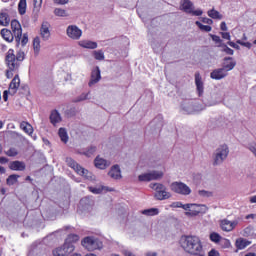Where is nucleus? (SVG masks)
<instances>
[{
    "label": "nucleus",
    "instance_id": "obj_23",
    "mask_svg": "<svg viewBox=\"0 0 256 256\" xmlns=\"http://www.w3.org/2000/svg\"><path fill=\"white\" fill-rule=\"evenodd\" d=\"M88 189L91 193H94V195H101V193L115 191L113 188H109L107 186H98V187L90 186Z\"/></svg>",
    "mask_w": 256,
    "mask_h": 256
},
{
    "label": "nucleus",
    "instance_id": "obj_43",
    "mask_svg": "<svg viewBox=\"0 0 256 256\" xmlns=\"http://www.w3.org/2000/svg\"><path fill=\"white\" fill-rule=\"evenodd\" d=\"M19 179V175L12 174L7 178V185H15Z\"/></svg>",
    "mask_w": 256,
    "mask_h": 256
},
{
    "label": "nucleus",
    "instance_id": "obj_56",
    "mask_svg": "<svg viewBox=\"0 0 256 256\" xmlns=\"http://www.w3.org/2000/svg\"><path fill=\"white\" fill-rule=\"evenodd\" d=\"M222 39H227V41H231V34L229 32H221Z\"/></svg>",
    "mask_w": 256,
    "mask_h": 256
},
{
    "label": "nucleus",
    "instance_id": "obj_19",
    "mask_svg": "<svg viewBox=\"0 0 256 256\" xmlns=\"http://www.w3.org/2000/svg\"><path fill=\"white\" fill-rule=\"evenodd\" d=\"M100 81H101V69H99V67L96 66L91 72V77L88 85L89 87H93V85H97V83Z\"/></svg>",
    "mask_w": 256,
    "mask_h": 256
},
{
    "label": "nucleus",
    "instance_id": "obj_60",
    "mask_svg": "<svg viewBox=\"0 0 256 256\" xmlns=\"http://www.w3.org/2000/svg\"><path fill=\"white\" fill-rule=\"evenodd\" d=\"M220 29H221V31H227V23H225V22H221V24H220Z\"/></svg>",
    "mask_w": 256,
    "mask_h": 256
},
{
    "label": "nucleus",
    "instance_id": "obj_44",
    "mask_svg": "<svg viewBox=\"0 0 256 256\" xmlns=\"http://www.w3.org/2000/svg\"><path fill=\"white\" fill-rule=\"evenodd\" d=\"M43 5V0H34V9L35 13H39L41 11V7Z\"/></svg>",
    "mask_w": 256,
    "mask_h": 256
},
{
    "label": "nucleus",
    "instance_id": "obj_14",
    "mask_svg": "<svg viewBox=\"0 0 256 256\" xmlns=\"http://www.w3.org/2000/svg\"><path fill=\"white\" fill-rule=\"evenodd\" d=\"M237 225H239V220L230 221L227 219H223L220 221V227L222 231H225L226 233L233 231V229H235Z\"/></svg>",
    "mask_w": 256,
    "mask_h": 256
},
{
    "label": "nucleus",
    "instance_id": "obj_28",
    "mask_svg": "<svg viewBox=\"0 0 256 256\" xmlns=\"http://www.w3.org/2000/svg\"><path fill=\"white\" fill-rule=\"evenodd\" d=\"M25 164L21 161H13L9 164V169L12 171H25Z\"/></svg>",
    "mask_w": 256,
    "mask_h": 256
},
{
    "label": "nucleus",
    "instance_id": "obj_39",
    "mask_svg": "<svg viewBox=\"0 0 256 256\" xmlns=\"http://www.w3.org/2000/svg\"><path fill=\"white\" fill-rule=\"evenodd\" d=\"M208 17H211V19H223V16L219 13V11L214 9L208 11Z\"/></svg>",
    "mask_w": 256,
    "mask_h": 256
},
{
    "label": "nucleus",
    "instance_id": "obj_61",
    "mask_svg": "<svg viewBox=\"0 0 256 256\" xmlns=\"http://www.w3.org/2000/svg\"><path fill=\"white\" fill-rule=\"evenodd\" d=\"M208 256H219V252L217 250H211Z\"/></svg>",
    "mask_w": 256,
    "mask_h": 256
},
{
    "label": "nucleus",
    "instance_id": "obj_11",
    "mask_svg": "<svg viewBox=\"0 0 256 256\" xmlns=\"http://www.w3.org/2000/svg\"><path fill=\"white\" fill-rule=\"evenodd\" d=\"M171 191L178 195H191V188L183 182H173L170 185Z\"/></svg>",
    "mask_w": 256,
    "mask_h": 256
},
{
    "label": "nucleus",
    "instance_id": "obj_29",
    "mask_svg": "<svg viewBox=\"0 0 256 256\" xmlns=\"http://www.w3.org/2000/svg\"><path fill=\"white\" fill-rule=\"evenodd\" d=\"M77 241H79V235H77V234H70L66 238L64 244H66L67 247H69V246L75 247V245H73V244L77 243Z\"/></svg>",
    "mask_w": 256,
    "mask_h": 256
},
{
    "label": "nucleus",
    "instance_id": "obj_42",
    "mask_svg": "<svg viewBox=\"0 0 256 256\" xmlns=\"http://www.w3.org/2000/svg\"><path fill=\"white\" fill-rule=\"evenodd\" d=\"M221 239H222L221 235H219V233L217 232H212L210 234V241H212V243H219Z\"/></svg>",
    "mask_w": 256,
    "mask_h": 256
},
{
    "label": "nucleus",
    "instance_id": "obj_54",
    "mask_svg": "<svg viewBox=\"0 0 256 256\" xmlns=\"http://www.w3.org/2000/svg\"><path fill=\"white\" fill-rule=\"evenodd\" d=\"M9 95H11V90H10V89L5 90V91L3 92V100H4V101H9Z\"/></svg>",
    "mask_w": 256,
    "mask_h": 256
},
{
    "label": "nucleus",
    "instance_id": "obj_53",
    "mask_svg": "<svg viewBox=\"0 0 256 256\" xmlns=\"http://www.w3.org/2000/svg\"><path fill=\"white\" fill-rule=\"evenodd\" d=\"M222 46L224 47V53L227 55H233V53H235V51H233V49L229 48L227 45L223 44Z\"/></svg>",
    "mask_w": 256,
    "mask_h": 256
},
{
    "label": "nucleus",
    "instance_id": "obj_58",
    "mask_svg": "<svg viewBox=\"0 0 256 256\" xmlns=\"http://www.w3.org/2000/svg\"><path fill=\"white\" fill-rule=\"evenodd\" d=\"M228 45H229L230 47H233V49H240L239 45L236 44L235 42L229 41V42H228Z\"/></svg>",
    "mask_w": 256,
    "mask_h": 256
},
{
    "label": "nucleus",
    "instance_id": "obj_24",
    "mask_svg": "<svg viewBox=\"0 0 256 256\" xmlns=\"http://www.w3.org/2000/svg\"><path fill=\"white\" fill-rule=\"evenodd\" d=\"M0 34L4 41H7V43H13V40L15 39V34H13L11 30L4 28L0 31Z\"/></svg>",
    "mask_w": 256,
    "mask_h": 256
},
{
    "label": "nucleus",
    "instance_id": "obj_52",
    "mask_svg": "<svg viewBox=\"0 0 256 256\" xmlns=\"http://www.w3.org/2000/svg\"><path fill=\"white\" fill-rule=\"evenodd\" d=\"M236 43L238 45H242V47H247V49H251V47H252L251 42H243L241 40H237Z\"/></svg>",
    "mask_w": 256,
    "mask_h": 256
},
{
    "label": "nucleus",
    "instance_id": "obj_35",
    "mask_svg": "<svg viewBox=\"0 0 256 256\" xmlns=\"http://www.w3.org/2000/svg\"><path fill=\"white\" fill-rule=\"evenodd\" d=\"M142 215H146L147 217H153L154 215H159V209L150 208L142 211Z\"/></svg>",
    "mask_w": 256,
    "mask_h": 256
},
{
    "label": "nucleus",
    "instance_id": "obj_25",
    "mask_svg": "<svg viewBox=\"0 0 256 256\" xmlns=\"http://www.w3.org/2000/svg\"><path fill=\"white\" fill-rule=\"evenodd\" d=\"M11 23V18H9V13L6 9L0 11V25L2 27H7Z\"/></svg>",
    "mask_w": 256,
    "mask_h": 256
},
{
    "label": "nucleus",
    "instance_id": "obj_17",
    "mask_svg": "<svg viewBox=\"0 0 256 256\" xmlns=\"http://www.w3.org/2000/svg\"><path fill=\"white\" fill-rule=\"evenodd\" d=\"M195 85H196V93L198 97H201L203 93H205V84L203 83V78L199 72L195 73Z\"/></svg>",
    "mask_w": 256,
    "mask_h": 256
},
{
    "label": "nucleus",
    "instance_id": "obj_51",
    "mask_svg": "<svg viewBox=\"0 0 256 256\" xmlns=\"http://www.w3.org/2000/svg\"><path fill=\"white\" fill-rule=\"evenodd\" d=\"M171 207H174L175 209H184L185 211V204L182 202H173Z\"/></svg>",
    "mask_w": 256,
    "mask_h": 256
},
{
    "label": "nucleus",
    "instance_id": "obj_47",
    "mask_svg": "<svg viewBox=\"0 0 256 256\" xmlns=\"http://www.w3.org/2000/svg\"><path fill=\"white\" fill-rule=\"evenodd\" d=\"M95 151H97V147L95 146H90L87 151L83 152V155H85L86 157H91V155H93L95 153Z\"/></svg>",
    "mask_w": 256,
    "mask_h": 256
},
{
    "label": "nucleus",
    "instance_id": "obj_40",
    "mask_svg": "<svg viewBox=\"0 0 256 256\" xmlns=\"http://www.w3.org/2000/svg\"><path fill=\"white\" fill-rule=\"evenodd\" d=\"M94 58L96 61H103L105 60V53H103V50H98L93 52Z\"/></svg>",
    "mask_w": 256,
    "mask_h": 256
},
{
    "label": "nucleus",
    "instance_id": "obj_18",
    "mask_svg": "<svg viewBox=\"0 0 256 256\" xmlns=\"http://www.w3.org/2000/svg\"><path fill=\"white\" fill-rule=\"evenodd\" d=\"M108 177L114 179L115 181L123 179V175L121 174V167L119 166V164H115L110 168L108 172Z\"/></svg>",
    "mask_w": 256,
    "mask_h": 256
},
{
    "label": "nucleus",
    "instance_id": "obj_63",
    "mask_svg": "<svg viewBox=\"0 0 256 256\" xmlns=\"http://www.w3.org/2000/svg\"><path fill=\"white\" fill-rule=\"evenodd\" d=\"M146 256H157V252H147Z\"/></svg>",
    "mask_w": 256,
    "mask_h": 256
},
{
    "label": "nucleus",
    "instance_id": "obj_41",
    "mask_svg": "<svg viewBox=\"0 0 256 256\" xmlns=\"http://www.w3.org/2000/svg\"><path fill=\"white\" fill-rule=\"evenodd\" d=\"M196 23V25H197V27H199V30L200 31H205L206 33H209V32H211V26H209V25H203L201 22H199V21H196L195 22Z\"/></svg>",
    "mask_w": 256,
    "mask_h": 256
},
{
    "label": "nucleus",
    "instance_id": "obj_10",
    "mask_svg": "<svg viewBox=\"0 0 256 256\" xmlns=\"http://www.w3.org/2000/svg\"><path fill=\"white\" fill-rule=\"evenodd\" d=\"M204 109H205V107L195 106V105H193V102H191L189 100H184L181 103V111L185 115H192V113H199V111H203Z\"/></svg>",
    "mask_w": 256,
    "mask_h": 256
},
{
    "label": "nucleus",
    "instance_id": "obj_9",
    "mask_svg": "<svg viewBox=\"0 0 256 256\" xmlns=\"http://www.w3.org/2000/svg\"><path fill=\"white\" fill-rule=\"evenodd\" d=\"M163 171L154 170L150 172L143 173L138 176V180L140 182H149V181H159V179H163Z\"/></svg>",
    "mask_w": 256,
    "mask_h": 256
},
{
    "label": "nucleus",
    "instance_id": "obj_38",
    "mask_svg": "<svg viewBox=\"0 0 256 256\" xmlns=\"http://www.w3.org/2000/svg\"><path fill=\"white\" fill-rule=\"evenodd\" d=\"M198 195L199 197H202V199H209L210 197H213V192L207 190H199Z\"/></svg>",
    "mask_w": 256,
    "mask_h": 256
},
{
    "label": "nucleus",
    "instance_id": "obj_16",
    "mask_svg": "<svg viewBox=\"0 0 256 256\" xmlns=\"http://www.w3.org/2000/svg\"><path fill=\"white\" fill-rule=\"evenodd\" d=\"M75 251V246H66V244H63L62 247H58L53 250L54 256H67L70 253H73Z\"/></svg>",
    "mask_w": 256,
    "mask_h": 256
},
{
    "label": "nucleus",
    "instance_id": "obj_26",
    "mask_svg": "<svg viewBox=\"0 0 256 256\" xmlns=\"http://www.w3.org/2000/svg\"><path fill=\"white\" fill-rule=\"evenodd\" d=\"M235 65H237V62H235L233 58L231 57L224 58L223 68L227 73H229V71H233V69H235Z\"/></svg>",
    "mask_w": 256,
    "mask_h": 256
},
{
    "label": "nucleus",
    "instance_id": "obj_22",
    "mask_svg": "<svg viewBox=\"0 0 256 256\" xmlns=\"http://www.w3.org/2000/svg\"><path fill=\"white\" fill-rule=\"evenodd\" d=\"M20 85H21V79H19V75H15V77L12 79V81L9 84L10 95H15Z\"/></svg>",
    "mask_w": 256,
    "mask_h": 256
},
{
    "label": "nucleus",
    "instance_id": "obj_32",
    "mask_svg": "<svg viewBox=\"0 0 256 256\" xmlns=\"http://www.w3.org/2000/svg\"><path fill=\"white\" fill-rule=\"evenodd\" d=\"M18 13L25 15L27 13V0H20L18 3Z\"/></svg>",
    "mask_w": 256,
    "mask_h": 256
},
{
    "label": "nucleus",
    "instance_id": "obj_36",
    "mask_svg": "<svg viewBox=\"0 0 256 256\" xmlns=\"http://www.w3.org/2000/svg\"><path fill=\"white\" fill-rule=\"evenodd\" d=\"M248 245H250V243H249V241H247L245 239H238L236 241L237 249H245V247H248Z\"/></svg>",
    "mask_w": 256,
    "mask_h": 256
},
{
    "label": "nucleus",
    "instance_id": "obj_4",
    "mask_svg": "<svg viewBox=\"0 0 256 256\" xmlns=\"http://www.w3.org/2000/svg\"><path fill=\"white\" fill-rule=\"evenodd\" d=\"M186 217H197L198 215H205L209 211V207L205 204L188 203L185 204Z\"/></svg>",
    "mask_w": 256,
    "mask_h": 256
},
{
    "label": "nucleus",
    "instance_id": "obj_31",
    "mask_svg": "<svg viewBox=\"0 0 256 256\" xmlns=\"http://www.w3.org/2000/svg\"><path fill=\"white\" fill-rule=\"evenodd\" d=\"M20 129H22V131L24 133H27L28 135H31L33 133V126H31V124L26 121L20 123Z\"/></svg>",
    "mask_w": 256,
    "mask_h": 256
},
{
    "label": "nucleus",
    "instance_id": "obj_7",
    "mask_svg": "<svg viewBox=\"0 0 256 256\" xmlns=\"http://www.w3.org/2000/svg\"><path fill=\"white\" fill-rule=\"evenodd\" d=\"M180 9L181 11H184V13H188V15H193L194 17H201V15H203V10H195L193 2L190 0H181Z\"/></svg>",
    "mask_w": 256,
    "mask_h": 256
},
{
    "label": "nucleus",
    "instance_id": "obj_55",
    "mask_svg": "<svg viewBox=\"0 0 256 256\" xmlns=\"http://www.w3.org/2000/svg\"><path fill=\"white\" fill-rule=\"evenodd\" d=\"M53 3L56 5H67L69 3V0H53Z\"/></svg>",
    "mask_w": 256,
    "mask_h": 256
},
{
    "label": "nucleus",
    "instance_id": "obj_3",
    "mask_svg": "<svg viewBox=\"0 0 256 256\" xmlns=\"http://www.w3.org/2000/svg\"><path fill=\"white\" fill-rule=\"evenodd\" d=\"M227 157H229V146L227 144L220 145L212 154V165L214 167L223 165Z\"/></svg>",
    "mask_w": 256,
    "mask_h": 256
},
{
    "label": "nucleus",
    "instance_id": "obj_50",
    "mask_svg": "<svg viewBox=\"0 0 256 256\" xmlns=\"http://www.w3.org/2000/svg\"><path fill=\"white\" fill-rule=\"evenodd\" d=\"M19 152H17V149L15 148H10L7 152L6 155L8 157H16V155H18Z\"/></svg>",
    "mask_w": 256,
    "mask_h": 256
},
{
    "label": "nucleus",
    "instance_id": "obj_5",
    "mask_svg": "<svg viewBox=\"0 0 256 256\" xmlns=\"http://www.w3.org/2000/svg\"><path fill=\"white\" fill-rule=\"evenodd\" d=\"M82 247L86 248L87 251H101L103 249V242L99 238L93 236H87L81 241Z\"/></svg>",
    "mask_w": 256,
    "mask_h": 256
},
{
    "label": "nucleus",
    "instance_id": "obj_48",
    "mask_svg": "<svg viewBox=\"0 0 256 256\" xmlns=\"http://www.w3.org/2000/svg\"><path fill=\"white\" fill-rule=\"evenodd\" d=\"M18 44L21 43L22 47H25V45H27V43H29V36L27 34H23V36H21L20 41L17 42Z\"/></svg>",
    "mask_w": 256,
    "mask_h": 256
},
{
    "label": "nucleus",
    "instance_id": "obj_34",
    "mask_svg": "<svg viewBox=\"0 0 256 256\" xmlns=\"http://www.w3.org/2000/svg\"><path fill=\"white\" fill-rule=\"evenodd\" d=\"M58 135L62 143H67L69 141V135L67 134V130L65 128H60L58 131Z\"/></svg>",
    "mask_w": 256,
    "mask_h": 256
},
{
    "label": "nucleus",
    "instance_id": "obj_45",
    "mask_svg": "<svg viewBox=\"0 0 256 256\" xmlns=\"http://www.w3.org/2000/svg\"><path fill=\"white\" fill-rule=\"evenodd\" d=\"M89 99V93H82L76 99H74V103H81V101H87Z\"/></svg>",
    "mask_w": 256,
    "mask_h": 256
},
{
    "label": "nucleus",
    "instance_id": "obj_37",
    "mask_svg": "<svg viewBox=\"0 0 256 256\" xmlns=\"http://www.w3.org/2000/svg\"><path fill=\"white\" fill-rule=\"evenodd\" d=\"M54 15H56V17H69V13H67V10L62 8H56L54 10Z\"/></svg>",
    "mask_w": 256,
    "mask_h": 256
},
{
    "label": "nucleus",
    "instance_id": "obj_8",
    "mask_svg": "<svg viewBox=\"0 0 256 256\" xmlns=\"http://www.w3.org/2000/svg\"><path fill=\"white\" fill-rule=\"evenodd\" d=\"M150 188L156 191L155 198L158 201H164L165 199H169V197H171V193L167 192V188L163 184L151 183Z\"/></svg>",
    "mask_w": 256,
    "mask_h": 256
},
{
    "label": "nucleus",
    "instance_id": "obj_20",
    "mask_svg": "<svg viewBox=\"0 0 256 256\" xmlns=\"http://www.w3.org/2000/svg\"><path fill=\"white\" fill-rule=\"evenodd\" d=\"M94 165L96 169L105 170L107 169V167H111V161L104 159L101 156H97L94 159Z\"/></svg>",
    "mask_w": 256,
    "mask_h": 256
},
{
    "label": "nucleus",
    "instance_id": "obj_13",
    "mask_svg": "<svg viewBox=\"0 0 256 256\" xmlns=\"http://www.w3.org/2000/svg\"><path fill=\"white\" fill-rule=\"evenodd\" d=\"M11 29L12 33L15 37L16 43H19L21 41V37L23 35V29L21 28V24L17 20L11 21Z\"/></svg>",
    "mask_w": 256,
    "mask_h": 256
},
{
    "label": "nucleus",
    "instance_id": "obj_64",
    "mask_svg": "<svg viewBox=\"0 0 256 256\" xmlns=\"http://www.w3.org/2000/svg\"><path fill=\"white\" fill-rule=\"evenodd\" d=\"M250 203H256V195L250 197Z\"/></svg>",
    "mask_w": 256,
    "mask_h": 256
},
{
    "label": "nucleus",
    "instance_id": "obj_27",
    "mask_svg": "<svg viewBox=\"0 0 256 256\" xmlns=\"http://www.w3.org/2000/svg\"><path fill=\"white\" fill-rule=\"evenodd\" d=\"M78 45L83 49H97L98 47L97 42H93L91 40H80Z\"/></svg>",
    "mask_w": 256,
    "mask_h": 256
},
{
    "label": "nucleus",
    "instance_id": "obj_15",
    "mask_svg": "<svg viewBox=\"0 0 256 256\" xmlns=\"http://www.w3.org/2000/svg\"><path fill=\"white\" fill-rule=\"evenodd\" d=\"M40 37H42L43 41H49V39H51V24L49 22H42L40 27Z\"/></svg>",
    "mask_w": 256,
    "mask_h": 256
},
{
    "label": "nucleus",
    "instance_id": "obj_46",
    "mask_svg": "<svg viewBox=\"0 0 256 256\" xmlns=\"http://www.w3.org/2000/svg\"><path fill=\"white\" fill-rule=\"evenodd\" d=\"M253 231H254L253 226H247V227L243 230V236H244V237H251V235H253Z\"/></svg>",
    "mask_w": 256,
    "mask_h": 256
},
{
    "label": "nucleus",
    "instance_id": "obj_6",
    "mask_svg": "<svg viewBox=\"0 0 256 256\" xmlns=\"http://www.w3.org/2000/svg\"><path fill=\"white\" fill-rule=\"evenodd\" d=\"M66 163L68 167L74 169L78 175L85 177V179H93V173L89 172V170L81 167L73 158H66Z\"/></svg>",
    "mask_w": 256,
    "mask_h": 256
},
{
    "label": "nucleus",
    "instance_id": "obj_57",
    "mask_svg": "<svg viewBox=\"0 0 256 256\" xmlns=\"http://www.w3.org/2000/svg\"><path fill=\"white\" fill-rule=\"evenodd\" d=\"M212 41H215L216 43H223V40H221V37L217 35H211Z\"/></svg>",
    "mask_w": 256,
    "mask_h": 256
},
{
    "label": "nucleus",
    "instance_id": "obj_1",
    "mask_svg": "<svg viewBox=\"0 0 256 256\" xmlns=\"http://www.w3.org/2000/svg\"><path fill=\"white\" fill-rule=\"evenodd\" d=\"M180 245L186 253L190 255H201L203 253V243L197 236H182Z\"/></svg>",
    "mask_w": 256,
    "mask_h": 256
},
{
    "label": "nucleus",
    "instance_id": "obj_33",
    "mask_svg": "<svg viewBox=\"0 0 256 256\" xmlns=\"http://www.w3.org/2000/svg\"><path fill=\"white\" fill-rule=\"evenodd\" d=\"M33 49L35 55H39V52L41 51V38L35 37L33 40Z\"/></svg>",
    "mask_w": 256,
    "mask_h": 256
},
{
    "label": "nucleus",
    "instance_id": "obj_62",
    "mask_svg": "<svg viewBox=\"0 0 256 256\" xmlns=\"http://www.w3.org/2000/svg\"><path fill=\"white\" fill-rule=\"evenodd\" d=\"M9 159L5 158V157H0V163L5 164L8 163Z\"/></svg>",
    "mask_w": 256,
    "mask_h": 256
},
{
    "label": "nucleus",
    "instance_id": "obj_12",
    "mask_svg": "<svg viewBox=\"0 0 256 256\" xmlns=\"http://www.w3.org/2000/svg\"><path fill=\"white\" fill-rule=\"evenodd\" d=\"M66 35L69 39H72V41H79V39L83 37V30L77 25H69L66 28Z\"/></svg>",
    "mask_w": 256,
    "mask_h": 256
},
{
    "label": "nucleus",
    "instance_id": "obj_2",
    "mask_svg": "<svg viewBox=\"0 0 256 256\" xmlns=\"http://www.w3.org/2000/svg\"><path fill=\"white\" fill-rule=\"evenodd\" d=\"M25 59V53L24 52H18L15 56V50L9 49L6 53V65L8 67V70L6 72V76L8 79H11L13 77V71H18L19 67H21V63H23V60Z\"/></svg>",
    "mask_w": 256,
    "mask_h": 256
},
{
    "label": "nucleus",
    "instance_id": "obj_30",
    "mask_svg": "<svg viewBox=\"0 0 256 256\" xmlns=\"http://www.w3.org/2000/svg\"><path fill=\"white\" fill-rule=\"evenodd\" d=\"M50 122L52 125H55L56 123H61V114L57 110H53L50 114Z\"/></svg>",
    "mask_w": 256,
    "mask_h": 256
},
{
    "label": "nucleus",
    "instance_id": "obj_59",
    "mask_svg": "<svg viewBox=\"0 0 256 256\" xmlns=\"http://www.w3.org/2000/svg\"><path fill=\"white\" fill-rule=\"evenodd\" d=\"M202 22L206 23V25H213V20L209 18H203Z\"/></svg>",
    "mask_w": 256,
    "mask_h": 256
},
{
    "label": "nucleus",
    "instance_id": "obj_21",
    "mask_svg": "<svg viewBox=\"0 0 256 256\" xmlns=\"http://www.w3.org/2000/svg\"><path fill=\"white\" fill-rule=\"evenodd\" d=\"M227 75H228V72L223 67L215 69L214 71H212L210 73L211 79H215L216 81H219L221 79H225V77H227Z\"/></svg>",
    "mask_w": 256,
    "mask_h": 256
},
{
    "label": "nucleus",
    "instance_id": "obj_49",
    "mask_svg": "<svg viewBox=\"0 0 256 256\" xmlns=\"http://www.w3.org/2000/svg\"><path fill=\"white\" fill-rule=\"evenodd\" d=\"M215 99L212 102L208 103V107H211L213 105H217V103H219V101H221L222 97L221 94H215Z\"/></svg>",
    "mask_w": 256,
    "mask_h": 256
}]
</instances>
